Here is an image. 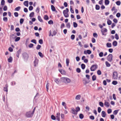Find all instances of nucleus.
<instances>
[{
	"mask_svg": "<svg viewBox=\"0 0 121 121\" xmlns=\"http://www.w3.org/2000/svg\"><path fill=\"white\" fill-rule=\"evenodd\" d=\"M101 33L103 35H106L105 33L107 32V31H101Z\"/></svg>",
	"mask_w": 121,
	"mask_h": 121,
	"instance_id": "34",
	"label": "nucleus"
},
{
	"mask_svg": "<svg viewBox=\"0 0 121 121\" xmlns=\"http://www.w3.org/2000/svg\"><path fill=\"white\" fill-rule=\"evenodd\" d=\"M20 37H17L15 39V41L16 42L17 41L20 40Z\"/></svg>",
	"mask_w": 121,
	"mask_h": 121,
	"instance_id": "46",
	"label": "nucleus"
},
{
	"mask_svg": "<svg viewBox=\"0 0 121 121\" xmlns=\"http://www.w3.org/2000/svg\"><path fill=\"white\" fill-rule=\"evenodd\" d=\"M81 97V96L80 95H77L75 97V99L77 100H79Z\"/></svg>",
	"mask_w": 121,
	"mask_h": 121,
	"instance_id": "9",
	"label": "nucleus"
},
{
	"mask_svg": "<svg viewBox=\"0 0 121 121\" xmlns=\"http://www.w3.org/2000/svg\"><path fill=\"white\" fill-rule=\"evenodd\" d=\"M33 7L31 6H30L29 8V10L30 11H31L33 10Z\"/></svg>",
	"mask_w": 121,
	"mask_h": 121,
	"instance_id": "60",
	"label": "nucleus"
},
{
	"mask_svg": "<svg viewBox=\"0 0 121 121\" xmlns=\"http://www.w3.org/2000/svg\"><path fill=\"white\" fill-rule=\"evenodd\" d=\"M20 51L19 50H18V51H17L16 53V56L18 57H19V54H20Z\"/></svg>",
	"mask_w": 121,
	"mask_h": 121,
	"instance_id": "38",
	"label": "nucleus"
},
{
	"mask_svg": "<svg viewBox=\"0 0 121 121\" xmlns=\"http://www.w3.org/2000/svg\"><path fill=\"white\" fill-rule=\"evenodd\" d=\"M14 15L15 17H17L18 16V13L17 12L14 13Z\"/></svg>",
	"mask_w": 121,
	"mask_h": 121,
	"instance_id": "57",
	"label": "nucleus"
},
{
	"mask_svg": "<svg viewBox=\"0 0 121 121\" xmlns=\"http://www.w3.org/2000/svg\"><path fill=\"white\" fill-rule=\"evenodd\" d=\"M101 115L103 117H105L106 115V114L104 111H102L101 113Z\"/></svg>",
	"mask_w": 121,
	"mask_h": 121,
	"instance_id": "16",
	"label": "nucleus"
},
{
	"mask_svg": "<svg viewBox=\"0 0 121 121\" xmlns=\"http://www.w3.org/2000/svg\"><path fill=\"white\" fill-rule=\"evenodd\" d=\"M73 25L74 27L75 28L78 25L76 22H73Z\"/></svg>",
	"mask_w": 121,
	"mask_h": 121,
	"instance_id": "51",
	"label": "nucleus"
},
{
	"mask_svg": "<svg viewBox=\"0 0 121 121\" xmlns=\"http://www.w3.org/2000/svg\"><path fill=\"white\" fill-rule=\"evenodd\" d=\"M38 20L41 22H43V21L41 18V17L39 16H38Z\"/></svg>",
	"mask_w": 121,
	"mask_h": 121,
	"instance_id": "21",
	"label": "nucleus"
},
{
	"mask_svg": "<svg viewBox=\"0 0 121 121\" xmlns=\"http://www.w3.org/2000/svg\"><path fill=\"white\" fill-rule=\"evenodd\" d=\"M22 56L25 60H27L28 58V54L26 52L22 54Z\"/></svg>",
	"mask_w": 121,
	"mask_h": 121,
	"instance_id": "5",
	"label": "nucleus"
},
{
	"mask_svg": "<svg viewBox=\"0 0 121 121\" xmlns=\"http://www.w3.org/2000/svg\"><path fill=\"white\" fill-rule=\"evenodd\" d=\"M112 83L114 85H116L117 84V82L116 81H114L112 82Z\"/></svg>",
	"mask_w": 121,
	"mask_h": 121,
	"instance_id": "40",
	"label": "nucleus"
},
{
	"mask_svg": "<svg viewBox=\"0 0 121 121\" xmlns=\"http://www.w3.org/2000/svg\"><path fill=\"white\" fill-rule=\"evenodd\" d=\"M3 20L5 22H7L8 21V18L6 17H4L3 18Z\"/></svg>",
	"mask_w": 121,
	"mask_h": 121,
	"instance_id": "41",
	"label": "nucleus"
},
{
	"mask_svg": "<svg viewBox=\"0 0 121 121\" xmlns=\"http://www.w3.org/2000/svg\"><path fill=\"white\" fill-rule=\"evenodd\" d=\"M97 74L99 75H100L101 74V72L100 70H98L97 71Z\"/></svg>",
	"mask_w": 121,
	"mask_h": 121,
	"instance_id": "43",
	"label": "nucleus"
},
{
	"mask_svg": "<svg viewBox=\"0 0 121 121\" xmlns=\"http://www.w3.org/2000/svg\"><path fill=\"white\" fill-rule=\"evenodd\" d=\"M103 52H100L99 54V56L100 57H102L103 56Z\"/></svg>",
	"mask_w": 121,
	"mask_h": 121,
	"instance_id": "55",
	"label": "nucleus"
},
{
	"mask_svg": "<svg viewBox=\"0 0 121 121\" xmlns=\"http://www.w3.org/2000/svg\"><path fill=\"white\" fill-rule=\"evenodd\" d=\"M79 117L80 119H82L84 117V115L82 114L81 113L79 114Z\"/></svg>",
	"mask_w": 121,
	"mask_h": 121,
	"instance_id": "36",
	"label": "nucleus"
},
{
	"mask_svg": "<svg viewBox=\"0 0 121 121\" xmlns=\"http://www.w3.org/2000/svg\"><path fill=\"white\" fill-rule=\"evenodd\" d=\"M118 111L119 110H114L113 112V114L114 115H116L117 114Z\"/></svg>",
	"mask_w": 121,
	"mask_h": 121,
	"instance_id": "29",
	"label": "nucleus"
},
{
	"mask_svg": "<svg viewBox=\"0 0 121 121\" xmlns=\"http://www.w3.org/2000/svg\"><path fill=\"white\" fill-rule=\"evenodd\" d=\"M60 80L62 82L65 83H69L71 81L70 79L66 77H61L60 78Z\"/></svg>",
	"mask_w": 121,
	"mask_h": 121,
	"instance_id": "1",
	"label": "nucleus"
},
{
	"mask_svg": "<svg viewBox=\"0 0 121 121\" xmlns=\"http://www.w3.org/2000/svg\"><path fill=\"white\" fill-rule=\"evenodd\" d=\"M31 42H32L34 43L35 44H36L37 43V42H36V40L35 39H33L31 40Z\"/></svg>",
	"mask_w": 121,
	"mask_h": 121,
	"instance_id": "44",
	"label": "nucleus"
},
{
	"mask_svg": "<svg viewBox=\"0 0 121 121\" xmlns=\"http://www.w3.org/2000/svg\"><path fill=\"white\" fill-rule=\"evenodd\" d=\"M106 65L107 67H110L111 66L110 64L107 61L105 62Z\"/></svg>",
	"mask_w": 121,
	"mask_h": 121,
	"instance_id": "28",
	"label": "nucleus"
},
{
	"mask_svg": "<svg viewBox=\"0 0 121 121\" xmlns=\"http://www.w3.org/2000/svg\"><path fill=\"white\" fill-rule=\"evenodd\" d=\"M93 36L95 38H97L98 36V35L96 33H94L93 34Z\"/></svg>",
	"mask_w": 121,
	"mask_h": 121,
	"instance_id": "39",
	"label": "nucleus"
},
{
	"mask_svg": "<svg viewBox=\"0 0 121 121\" xmlns=\"http://www.w3.org/2000/svg\"><path fill=\"white\" fill-rule=\"evenodd\" d=\"M39 7H38L36 8L35 10V11L37 13H38L39 12Z\"/></svg>",
	"mask_w": 121,
	"mask_h": 121,
	"instance_id": "54",
	"label": "nucleus"
},
{
	"mask_svg": "<svg viewBox=\"0 0 121 121\" xmlns=\"http://www.w3.org/2000/svg\"><path fill=\"white\" fill-rule=\"evenodd\" d=\"M8 86L7 84H6L5 85V87H4V91H5L7 92L8 91Z\"/></svg>",
	"mask_w": 121,
	"mask_h": 121,
	"instance_id": "13",
	"label": "nucleus"
},
{
	"mask_svg": "<svg viewBox=\"0 0 121 121\" xmlns=\"http://www.w3.org/2000/svg\"><path fill=\"white\" fill-rule=\"evenodd\" d=\"M69 11V9L67 8H66V10H64L63 11V13L64 16L65 17H68L69 16V15L68 13Z\"/></svg>",
	"mask_w": 121,
	"mask_h": 121,
	"instance_id": "2",
	"label": "nucleus"
},
{
	"mask_svg": "<svg viewBox=\"0 0 121 121\" xmlns=\"http://www.w3.org/2000/svg\"><path fill=\"white\" fill-rule=\"evenodd\" d=\"M112 54H109L107 57V60L111 62L112 60Z\"/></svg>",
	"mask_w": 121,
	"mask_h": 121,
	"instance_id": "6",
	"label": "nucleus"
},
{
	"mask_svg": "<svg viewBox=\"0 0 121 121\" xmlns=\"http://www.w3.org/2000/svg\"><path fill=\"white\" fill-rule=\"evenodd\" d=\"M34 12H31L29 16V17L30 18L33 17L34 16Z\"/></svg>",
	"mask_w": 121,
	"mask_h": 121,
	"instance_id": "27",
	"label": "nucleus"
},
{
	"mask_svg": "<svg viewBox=\"0 0 121 121\" xmlns=\"http://www.w3.org/2000/svg\"><path fill=\"white\" fill-rule=\"evenodd\" d=\"M91 51L89 50H86V51H84V53L85 54H91Z\"/></svg>",
	"mask_w": 121,
	"mask_h": 121,
	"instance_id": "10",
	"label": "nucleus"
},
{
	"mask_svg": "<svg viewBox=\"0 0 121 121\" xmlns=\"http://www.w3.org/2000/svg\"><path fill=\"white\" fill-rule=\"evenodd\" d=\"M38 54L41 57H43V56L41 52H38Z\"/></svg>",
	"mask_w": 121,
	"mask_h": 121,
	"instance_id": "48",
	"label": "nucleus"
},
{
	"mask_svg": "<svg viewBox=\"0 0 121 121\" xmlns=\"http://www.w3.org/2000/svg\"><path fill=\"white\" fill-rule=\"evenodd\" d=\"M39 43L41 44H42L43 43V40L42 39H40L39 40Z\"/></svg>",
	"mask_w": 121,
	"mask_h": 121,
	"instance_id": "52",
	"label": "nucleus"
},
{
	"mask_svg": "<svg viewBox=\"0 0 121 121\" xmlns=\"http://www.w3.org/2000/svg\"><path fill=\"white\" fill-rule=\"evenodd\" d=\"M41 47V46L39 45H38L36 47V49L37 50H39Z\"/></svg>",
	"mask_w": 121,
	"mask_h": 121,
	"instance_id": "45",
	"label": "nucleus"
},
{
	"mask_svg": "<svg viewBox=\"0 0 121 121\" xmlns=\"http://www.w3.org/2000/svg\"><path fill=\"white\" fill-rule=\"evenodd\" d=\"M118 73L117 72L114 71L113 73L112 78L114 80H116L118 78Z\"/></svg>",
	"mask_w": 121,
	"mask_h": 121,
	"instance_id": "3",
	"label": "nucleus"
},
{
	"mask_svg": "<svg viewBox=\"0 0 121 121\" xmlns=\"http://www.w3.org/2000/svg\"><path fill=\"white\" fill-rule=\"evenodd\" d=\"M97 68V65H92L90 68V69L91 71H95Z\"/></svg>",
	"mask_w": 121,
	"mask_h": 121,
	"instance_id": "7",
	"label": "nucleus"
},
{
	"mask_svg": "<svg viewBox=\"0 0 121 121\" xmlns=\"http://www.w3.org/2000/svg\"><path fill=\"white\" fill-rule=\"evenodd\" d=\"M48 24H53V21L51 20H50L48 22Z\"/></svg>",
	"mask_w": 121,
	"mask_h": 121,
	"instance_id": "50",
	"label": "nucleus"
},
{
	"mask_svg": "<svg viewBox=\"0 0 121 121\" xmlns=\"http://www.w3.org/2000/svg\"><path fill=\"white\" fill-rule=\"evenodd\" d=\"M21 7L20 6L17 7L15 8L14 11H19L21 9Z\"/></svg>",
	"mask_w": 121,
	"mask_h": 121,
	"instance_id": "22",
	"label": "nucleus"
},
{
	"mask_svg": "<svg viewBox=\"0 0 121 121\" xmlns=\"http://www.w3.org/2000/svg\"><path fill=\"white\" fill-rule=\"evenodd\" d=\"M108 48H111L112 47L111 44L110 43H108L106 44Z\"/></svg>",
	"mask_w": 121,
	"mask_h": 121,
	"instance_id": "26",
	"label": "nucleus"
},
{
	"mask_svg": "<svg viewBox=\"0 0 121 121\" xmlns=\"http://www.w3.org/2000/svg\"><path fill=\"white\" fill-rule=\"evenodd\" d=\"M57 32L56 31H52V32L51 31H50L49 32V36H52V37L53 36L56 35V34Z\"/></svg>",
	"mask_w": 121,
	"mask_h": 121,
	"instance_id": "8",
	"label": "nucleus"
},
{
	"mask_svg": "<svg viewBox=\"0 0 121 121\" xmlns=\"http://www.w3.org/2000/svg\"><path fill=\"white\" fill-rule=\"evenodd\" d=\"M96 76L95 75H93L92 77V79L93 81H94L96 80Z\"/></svg>",
	"mask_w": 121,
	"mask_h": 121,
	"instance_id": "33",
	"label": "nucleus"
},
{
	"mask_svg": "<svg viewBox=\"0 0 121 121\" xmlns=\"http://www.w3.org/2000/svg\"><path fill=\"white\" fill-rule=\"evenodd\" d=\"M72 113L73 114L77 115L78 112L75 109L73 108L71 110Z\"/></svg>",
	"mask_w": 121,
	"mask_h": 121,
	"instance_id": "12",
	"label": "nucleus"
},
{
	"mask_svg": "<svg viewBox=\"0 0 121 121\" xmlns=\"http://www.w3.org/2000/svg\"><path fill=\"white\" fill-rule=\"evenodd\" d=\"M51 118L53 120H55L56 119V117H55L53 115H52L51 116Z\"/></svg>",
	"mask_w": 121,
	"mask_h": 121,
	"instance_id": "59",
	"label": "nucleus"
},
{
	"mask_svg": "<svg viewBox=\"0 0 121 121\" xmlns=\"http://www.w3.org/2000/svg\"><path fill=\"white\" fill-rule=\"evenodd\" d=\"M90 118L91 120H93L95 119L94 117L93 116H91L90 117Z\"/></svg>",
	"mask_w": 121,
	"mask_h": 121,
	"instance_id": "62",
	"label": "nucleus"
},
{
	"mask_svg": "<svg viewBox=\"0 0 121 121\" xmlns=\"http://www.w3.org/2000/svg\"><path fill=\"white\" fill-rule=\"evenodd\" d=\"M81 67L82 69H84L85 68V65L83 64H82L81 65Z\"/></svg>",
	"mask_w": 121,
	"mask_h": 121,
	"instance_id": "35",
	"label": "nucleus"
},
{
	"mask_svg": "<svg viewBox=\"0 0 121 121\" xmlns=\"http://www.w3.org/2000/svg\"><path fill=\"white\" fill-rule=\"evenodd\" d=\"M69 59H67L66 60V66H68L69 65Z\"/></svg>",
	"mask_w": 121,
	"mask_h": 121,
	"instance_id": "20",
	"label": "nucleus"
},
{
	"mask_svg": "<svg viewBox=\"0 0 121 121\" xmlns=\"http://www.w3.org/2000/svg\"><path fill=\"white\" fill-rule=\"evenodd\" d=\"M112 112V110L111 109H109L107 110V112L108 114H110Z\"/></svg>",
	"mask_w": 121,
	"mask_h": 121,
	"instance_id": "49",
	"label": "nucleus"
},
{
	"mask_svg": "<svg viewBox=\"0 0 121 121\" xmlns=\"http://www.w3.org/2000/svg\"><path fill=\"white\" fill-rule=\"evenodd\" d=\"M109 0H105L104 1L105 5H108L109 4Z\"/></svg>",
	"mask_w": 121,
	"mask_h": 121,
	"instance_id": "19",
	"label": "nucleus"
},
{
	"mask_svg": "<svg viewBox=\"0 0 121 121\" xmlns=\"http://www.w3.org/2000/svg\"><path fill=\"white\" fill-rule=\"evenodd\" d=\"M101 110V108L100 107H98V111L99 113H100Z\"/></svg>",
	"mask_w": 121,
	"mask_h": 121,
	"instance_id": "61",
	"label": "nucleus"
},
{
	"mask_svg": "<svg viewBox=\"0 0 121 121\" xmlns=\"http://www.w3.org/2000/svg\"><path fill=\"white\" fill-rule=\"evenodd\" d=\"M59 71L62 74H65L66 73L65 71L62 69L59 70Z\"/></svg>",
	"mask_w": 121,
	"mask_h": 121,
	"instance_id": "17",
	"label": "nucleus"
},
{
	"mask_svg": "<svg viewBox=\"0 0 121 121\" xmlns=\"http://www.w3.org/2000/svg\"><path fill=\"white\" fill-rule=\"evenodd\" d=\"M99 104L101 107H103L104 106V104L102 102H99Z\"/></svg>",
	"mask_w": 121,
	"mask_h": 121,
	"instance_id": "56",
	"label": "nucleus"
},
{
	"mask_svg": "<svg viewBox=\"0 0 121 121\" xmlns=\"http://www.w3.org/2000/svg\"><path fill=\"white\" fill-rule=\"evenodd\" d=\"M104 105L106 107H108L109 106L110 104L108 102L105 101L104 103Z\"/></svg>",
	"mask_w": 121,
	"mask_h": 121,
	"instance_id": "14",
	"label": "nucleus"
},
{
	"mask_svg": "<svg viewBox=\"0 0 121 121\" xmlns=\"http://www.w3.org/2000/svg\"><path fill=\"white\" fill-rule=\"evenodd\" d=\"M33 113H32L30 111L27 112L26 113V116L28 118L31 117L33 116Z\"/></svg>",
	"mask_w": 121,
	"mask_h": 121,
	"instance_id": "4",
	"label": "nucleus"
},
{
	"mask_svg": "<svg viewBox=\"0 0 121 121\" xmlns=\"http://www.w3.org/2000/svg\"><path fill=\"white\" fill-rule=\"evenodd\" d=\"M47 83L46 85V88L47 89V91H48V90L49 89V82L48 81H47Z\"/></svg>",
	"mask_w": 121,
	"mask_h": 121,
	"instance_id": "15",
	"label": "nucleus"
},
{
	"mask_svg": "<svg viewBox=\"0 0 121 121\" xmlns=\"http://www.w3.org/2000/svg\"><path fill=\"white\" fill-rule=\"evenodd\" d=\"M24 4L25 6L28 7V1H25L24 3Z\"/></svg>",
	"mask_w": 121,
	"mask_h": 121,
	"instance_id": "18",
	"label": "nucleus"
},
{
	"mask_svg": "<svg viewBox=\"0 0 121 121\" xmlns=\"http://www.w3.org/2000/svg\"><path fill=\"white\" fill-rule=\"evenodd\" d=\"M55 81L57 84H59L60 83V80L58 78H56L55 80Z\"/></svg>",
	"mask_w": 121,
	"mask_h": 121,
	"instance_id": "24",
	"label": "nucleus"
},
{
	"mask_svg": "<svg viewBox=\"0 0 121 121\" xmlns=\"http://www.w3.org/2000/svg\"><path fill=\"white\" fill-rule=\"evenodd\" d=\"M13 59L12 57L10 56L8 59V61L9 62H12Z\"/></svg>",
	"mask_w": 121,
	"mask_h": 121,
	"instance_id": "23",
	"label": "nucleus"
},
{
	"mask_svg": "<svg viewBox=\"0 0 121 121\" xmlns=\"http://www.w3.org/2000/svg\"><path fill=\"white\" fill-rule=\"evenodd\" d=\"M5 2L4 0H2L1 3V5L2 6L4 5L5 4Z\"/></svg>",
	"mask_w": 121,
	"mask_h": 121,
	"instance_id": "37",
	"label": "nucleus"
},
{
	"mask_svg": "<svg viewBox=\"0 0 121 121\" xmlns=\"http://www.w3.org/2000/svg\"><path fill=\"white\" fill-rule=\"evenodd\" d=\"M76 71L78 73H80L81 71V70L79 68H78L76 69Z\"/></svg>",
	"mask_w": 121,
	"mask_h": 121,
	"instance_id": "47",
	"label": "nucleus"
},
{
	"mask_svg": "<svg viewBox=\"0 0 121 121\" xmlns=\"http://www.w3.org/2000/svg\"><path fill=\"white\" fill-rule=\"evenodd\" d=\"M100 7L97 4H96L95 5V9L96 10H99V9Z\"/></svg>",
	"mask_w": 121,
	"mask_h": 121,
	"instance_id": "31",
	"label": "nucleus"
},
{
	"mask_svg": "<svg viewBox=\"0 0 121 121\" xmlns=\"http://www.w3.org/2000/svg\"><path fill=\"white\" fill-rule=\"evenodd\" d=\"M51 9L52 11H54L56 10L54 6L52 5H51Z\"/></svg>",
	"mask_w": 121,
	"mask_h": 121,
	"instance_id": "30",
	"label": "nucleus"
},
{
	"mask_svg": "<svg viewBox=\"0 0 121 121\" xmlns=\"http://www.w3.org/2000/svg\"><path fill=\"white\" fill-rule=\"evenodd\" d=\"M80 108L79 107H77L76 108V110L78 112L80 111Z\"/></svg>",
	"mask_w": 121,
	"mask_h": 121,
	"instance_id": "63",
	"label": "nucleus"
},
{
	"mask_svg": "<svg viewBox=\"0 0 121 121\" xmlns=\"http://www.w3.org/2000/svg\"><path fill=\"white\" fill-rule=\"evenodd\" d=\"M3 9L4 11H6L7 10V6L5 5L3 8Z\"/></svg>",
	"mask_w": 121,
	"mask_h": 121,
	"instance_id": "53",
	"label": "nucleus"
},
{
	"mask_svg": "<svg viewBox=\"0 0 121 121\" xmlns=\"http://www.w3.org/2000/svg\"><path fill=\"white\" fill-rule=\"evenodd\" d=\"M117 43L116 41H114L112 43L113 46H116L117 45Z\"/></svg>",
	"mask_w": 121,
	"mask_h": 121,
	"instance_id": "25",
	"label": "nucleus"
},
{
	"mask_svg": "<svg viewBox=\"0 0 121 121\" xmlns=\"http://www.w3.org/2000/svg\"><path fill=\"white\" fill-rule=\"evenodd\" d=\"M44 18L45 20H47L48 19V17L47 15H45L44 17Z\"/></svg>",
	"mask_w": 121,
	"mask_h": 121,
	"instance_id": "42",
	"label": "nucleus"
},
{
	"mask_svg": "<svg viewBox=\"0 0 121 121\" xmlns=\"http://www.w3.org/2000/svg\"><path fill=\"white\" fill-rule=\"evenodd\" d=\"M107 23L108 25H110L112 24V22L110 20H108L107 21Z\"/></svg>",
	"mask_w": 121,
	"mask_h": 121,
	"instance_id": "32",
	"label": "nucleus"
},
{
	"mask_svg": "<svg viewBox=\"0 0 121 121\" xmlns=\"http://www.w3.org/2000/svg\"><path fill=\"white\" fill-rule=\"evenodd\" d=\"M66 26L67 28H69L70 27V24L69 23H67L66 25Z\"/></svg>",
	"mask_w": 121,
	"mask_h": 121,
	"instance_id": "64",
	"label": "nucleus"
},
{
	"mask_svg": "<svg viewBox=\"0 0 121 121\" xmlns=\"http://www.w3.org/2000/svg\"><path fill=\"white\" fill-rule=\"evenodd\" d=\"M121 3V2L120 1H117L116 2V4L118 5H120Z\"/></svg>",
	"mask_w": 121,
	"mask_h": 121,
	"instance_id": "58",
	"label": "nucleus"
},
{
	"mask_svg": "<svg viewBox=\"0 0 121 121\" xmlns=\"http://www.w3.org/2000/svg\"><path fill=\"white\" fill-rule=\"evenodd\" d=\"M38 61L39 60L38 59L36 58L35 59V61L34 62V64L35 66H36L37 65Z\"/></svg>",
	"mask_w": 121,
	"mask_h": 121,
	"instance_id": "11",
	"label": "nucleus"
}]
</instances>
